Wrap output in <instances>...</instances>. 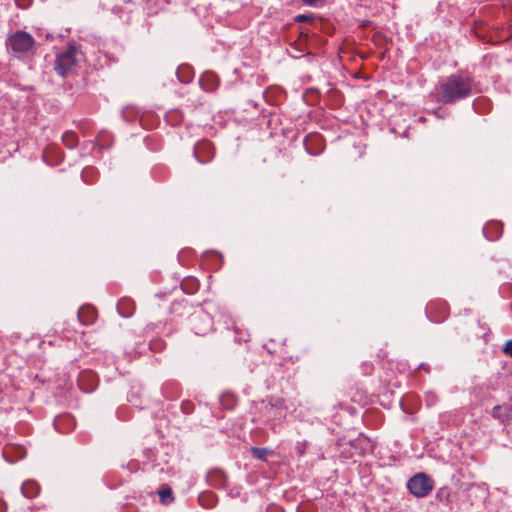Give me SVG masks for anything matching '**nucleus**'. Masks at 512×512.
<instances>
[{"label":"nucleus","instance_id":"9d476101","mask_svg":"<svg viewBox=\"0 0 512 512\" xmlns=\"http://www.w3.org/2000/svg\"><path fill=\"white\" fill-rule=\"evenodd\" d=\"M199 83L203 90L213 91L218 86V78L214 73L206 72L201 76Z\"/></svg>","mask_w":512,"mask_h":512},{"label":"nucleus","instance_id":"c85d7f7f","mask_svg":"<svg viewBox=\"0 0 512 512\" xmlns=\"http://www.w3.org/2000/svg\"><path fill=\"white\" fill-rule=\"evenodd\" d=\"M46 39H47V40H52V39H53V35H52V34H50V33H47V34H46Z\"/></svg>","mask_w":512,"mask_h":512},{"label":"nucleus","instance_id":"7c9ffc66","mask_svg":"<svg viewBox=\"0 0 512 512\" xmlns=\"http://www.w3.org/2000/svg\"><path fill=\"white\" fill-rule=\"evenodd\" d=\"M212 256H215L217 258H220L221 256L218 253H213Z\"/></svg>","mask_w":512,"mask_h":512},{"label":"nucleus","instance_id":"6ab92c4d","mask_svg":"<svg viewBox=\"0 0 512 512\" xmlns=\"http://www.w3.org/2000/svg\"><path fill=\"white\" fill-rule=\"evenodd\" d=\"M94 377L95 375L90 372V371H84L80 374L79 376V385L82 389H84L85 391L89 392L91 390L94 389V385L92 384V386L90 388H84L83 387V382L87 379V380H91V381H94Z\"/></svg>","mask_w":512,"mask_h":512},{"label":"nucleus","instance_id":"0eeeda50","mask_svg":"<svg viewBox=\"0 0 512 512\" xmlns=\"http://www.w3.org/2000/svg\"><path fill=\"white\" fill-rule=\"evenodd\" d=\"M194 325V331L197 335H204L212 326V320L205 313L194 314L191 318Z\"/></svg>","mask_w":512,"mask_h":512},{"label":"nucleus","instance_id":"9b49d317","mask_svg":"<svg viewBox=\"0 0 512 512\" xmlns=\"http://www.w3.org/2000/svg\"><path fill=\"white\" fill-rule=\"evenodd\" d=\"M40 487L37 482L33 480L25 481L21 486V493L26 498H33L38 495Z\"/></svg>","mask_w":512,"mask_h":512},{"label":"nucleus","instance_id":"a211bd4d","mask_svg":"<svg viewBox=\"0 0 512 512\" xmlns=\"http://www.w3.org/2000/svg\"><path fill=\"white\" fill-rule=\"evenodd\" d=\"M64 423H69L71 425H73V419L72 417H70L69 415H62V416H58L55 420H54V427L56 430H58L59 432L61 433H66L67 430H64L62 428V424Z\"/></svg>","mask_w":512,"mask_h":512},{"label":"nucleus","instance_id":"b1692460","mask_svg":"<svg viewBox=\"0 0 512 512\" xmlns=\"http://www.w3.org/2000/svg\"><path fill=\"white\" fill-rule=\"evenodd\" d=\"M503 352L506 354V355H509L512 357V340H509L506 342L504 348H503Z\"/></svg>","mask_w":512,"mask_h":512},{"label":"nucleus","instance_id":"f03ea898","mask_svg":"<svg viewBox=\"0 0 512 512\" xmlns=\"http://www.w3.org/2000/svg\"><path fill=\"white\" fill-rule=\"evenodd\" d=\"M80 52L76 47L70 46L66 51L59 53L55 60V71L62 77L71 74L79 62Z\"/></svg>","mask_w":512,"mask_h":512},{"label":"nucleus","instance_id":"f3484780","mask_svg":"<svg viewBox=\"0 0 512 512\" xmlns=\"http://www.w3.org/2000/svg\"><path fill=\"white\" fill-rule=\"evenodd\" d=\"M62 141L66 147L72 149L77 145L78 138L74 132L67 131L63 134Z\"/></svg>","mask_w":512,"mask_h":512},{"label":"nucleus","instance_id":"aec40b11","mask_svg":"<svg viewBox=\"0 0 512 512\" xmlns=\"http://www.w3.org/2000/svg\"><path fill=\"white\" fill-rule=\"evenodd\" d=\"M252 451V455L257 458V459H260V460H266L267 456L269 454H271V451L267 448H258V447H253L251 449Z\"/></svg>","mask_w":512,"mask_h":512},{"label":"nucleus","instance_id":"5701e85b","mask_svg":"<svg viewBox=\"0 0 512 512\" xmlns=\"http://www.w3.org/2000/svg\"><path fill=\"white\" fill-rule=\"evenodd\" d=\"M93 172H94V169H93V168H91V167L85 168V169L82 171V174H81L82 179H83L84 181H86V182H87V181H89V174H91V173H93Z\"/></svg>","mask_w":512,"mask_h":512},{"label":"nucleus","instance_id":"cd10ccee","mask_svg":"<svg viewBox=\"0 0 512 512\" xmlns=\"http://www.w3.org/2000/svg\"><path fill=\"white\" fill-rule=\"evenodd\" d=\"M305 19H306V16H304V15H299V16L297 17V20H298V21H304Z\"/></svg>","mask_w":512,"mask_h":512},{"label":"nucleus","instance_id":"c756f323","mask_svg":"<svg viewBox=\"0 0 512 512\" xmlns=\"http://www.w3.org/2000/svg\"><path fill=\"white\" fill-rule=\"evenodd\" d=\"M306 149H307V151H308L310 154H312V155H317V154H318L317 152H312V151H310L308 147H306Z\"/></svg>","mask_w":512,"mask_h":512},{"label":"nucleus","instance_id":"dca6fc26","mask_svg":"<svg viewBox=\"0 0 512 512\" xmlns=\"http://www.w3.org/2000/svg\"><path fill=\"white\" fill-rule=\"evenodd\" d=\"M492 416L502 422L509 418V411L506 407L497 405L492 410Z\"/></svg>","mask_w":512,"mask_h":512},{"label":"nucleus","instance_id":"1a4fd4ad","mask_svg":"<svg viewBox=\"0 0 512 512\" xmlns=\"http://www.w3.org/2000/svg\"><path fill=\"white\" fill-rule=\"evenodd\" d=\"M502 233V225L499 222H491L484 226L483 234L489 241L497 240Z\"/></svg>","mask_w":512,"mask_h":512},{"label":"nucleus","instance_id":"f257e3e1","mask_svg":"<svg viewBox=\"0 0 512 512\" xmlns=\"http://www.w3.org/2000/svg\"><path fill=\"white\" fill-rule=\"evenodd\" d=\"M472 92V79L467 75H450L437 86L438 100L444 104L453 103L466 98Z\"/></svg>","mask_w":512,"mask_h":512},{"label":"nucleus","instance_id":"a878e982","mask_svg":"<svg viewBox=\"0 0 512 512\" xmlns=\"http://www.w3.org/2000/svg\"><path fill=\"white\" fill-rule=\"evenodd\" d=\"M6 510V503L0 499V512H5Z\"/></svg>","mask_w":512,"mask_h":512},{"label":"nucleus","instance_id":"412c9836","mask_svg":"<svg viewBox=\"0 0 512 512\" xmlns=\"http://www.w3.org/2000/svg\"><path fill=\"white\" fill-rule=\"evenodd\" d=\"M307 447H308V443L306 441L297 442V444L295 446V450L299 456H303Z\"/></svg>","mask_w":512,"mask_h":512},{"label":"nucleus","instance_id":"7ed1b4c3","mask_svg":"<svg viewBox=\"0 0 512 512\" xmlns=\"http://www.w3.org/2000/svg\"><path fill=\"white\" fill-rule=\"evenodd\" d=\"M407 489L413 496L424 498L434 489V481L426 473L419 472L408 480Z\"/></svg>","mask_w":512,"mask_h":512},{"label":"nucleus","instance_id":"bb28decb","mask_svg":"<svg viewBox=\"0 0 512 512\" xmlns=\"http://www.w3.org/2000/svg\"><path fill=\"white\" fill-rule=\"evenodd\" d=\"M182 288H183V290H184L185 292H187V293H193V291H194V290H187V289H186V283H182Z\"/></svg>","mask_w":512,"mask_h":512},{"label":"nucleus","instance_id":"4be33fe9","mask_svg":"<svg viewBox=\"0 0 512 512\" xmlns=\"http://www.w3.org/2000/svg\"><path fill=\"white\" fill-rule=\"evenodd\" d=\"M432 308H433V305H432V304H429V305L427 306V308H426V314H427V316H428V317H430V318H431V320H432V321H434V322H441V321L444 319L446 312H445V311H443V315H442L441 317H435V318H434V317H432V316H431Z\"/></svg>","mask_w":512,"mask_h":512},{"label":"nucleus","instance_id":"423d86ee","mask_svg":"<svg viewBox=\"0 0 512 512\" xmlns=\"http://www.w3.org/2000/svg\"><path fill=\"white\" fill-rule=\"evenodd\" d=\"M214 147L207 140L199 141L194 147V156L200 163H206L213 158Z\"/></svg>","mask_w":512,"mask_h":512},{"label":"nucleus","instance_id":"f8f14e48","mask_svg":"<svg viewBox=\"0 0 512 512\" xmlns=\"http://www.w3.org/2000/svg\"><path fill=\"white\" fill-rule=\"evenodd\" d=\"M118 312L123 317H130L134 311V303L129 299H122L117 305Z\"/></svg>","mask_w":512,"mask_h":512},{"label":"nucleus","instance_id":"ddd939ff","mask_svg":"<svg viewBox=\"0 0 512 512\" xmlns=\"http://www.w3.org/2000/svg\"><path fill=\"white\" fill-rule=\"evenodd\" d=\"M176 75L182 83H189L193 79V71L189 65L179 66Z\"/></svg>","mask_w":512,"mask_h":512},{"label":"nucleus","instance_id":"2eb2a0df","mask_svg":"<svg viewBox=\"0 0 512 512\" xmlns=\"http://www.w3.org/2000/svg\"><path fill=\"white\" fill-rule=\"evenodd\" d=\"M12 452L16 453V459H22L26 455V451L23 447L17 446V447H8L3 451V456L7 459L9 462H13L14 459H11L10 456Z\"/></svg>","mask_w":512,"mask_h":512},{"label":"nucleus","instance_id":"4468645a","mask_svg":"<svg viewBox=\"0 0 512 512\" xmlns=\"http://www.w3.org/2000/svg\"><path fill=\"white\" fill-rule=\"evenodd\" d=\"M160 502L162 504H170L174 501L172 489L168 485H164L158 491Z\"/></svg>","mask_w":512,"mask_h":512},{"label":"nucleus","instance_id":"39448f33","mask_svg":"<svg viewBox=\"0 0 512 512\" xmlns=\"http://www.w3.org/2000/svg\"><path fill=\"white\" fill-rule=\"evenodd\" d=\"M33 37L24 31H18L7 39V46L16 53H27L34 46Z\"/></svg>","mask_w":512,"mask_h":512},{"label":"nucleus","instance_id":"6e6552de","mask_svg":"<svg viewBox=\"0 0 512 512\" xmlns=\"http://www.w3.org/2000/svg\"><path fill=\"white\" fill-rule=\"evenodd\" d=\"M77 316L83 325H91L96 320L97 313L92 306L84 305L78 310Z\"/></svg>","mask_w":512,"mask_h":512},{"label":"nucleus","instance_id":"393cba45","mask_svg":"<svg viewBox=\"0 0 512 512\" xmlns=\"http://www.w3.org/2000/svg\"><path fill=\"white\" fill-rule=\"evenodd\" d=\"M325 0H303L304 3L310 5V6H319L321 5Z\"/></svg>","mask_w":512,"mask_h":512},{"label":"nucleus","instance_id":"20e7f679","mask_svg":"<svg viewBox=\"0 0 512 512\" xmlns=\"http://www.w3.org/2000/svg\"><path fill=\"white\" fill-rule=\"evenodd\" d=\"M264 416L270 428L275 430L277 422L286 417L284 400L282 398H272L269 403L265 405Z\"/></svg>","mask_w":512,"mask_h":512}]
</instances>
